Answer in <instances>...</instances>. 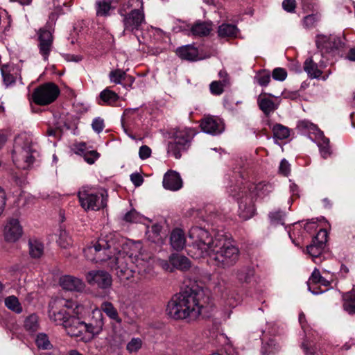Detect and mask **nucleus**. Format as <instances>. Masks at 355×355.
<instances>
[{"label": "nucleus", "mask_w": 355, "mask_h": 355, "mask_svg": "<svg viewBox=\"0 0 355 355\" xmlns=\"http://www.w3.org/2000/svg\"><path fill=\"white\" fill-rule=\"evenodd\" d=\"M84 253L87 259L96 263L108 261V266L122 281L133 277L132 256L119 250L112 235L99 238L94 245L85 248Z\"/></svg>", "instance_id": "1"}, {"label": "nucleus", "mask_w": 355, "mask_h": 355, "mask_svg": "<svg viewBox=\"0 0 355 355\" xmlns=\"http://www.w3.org/2000/svg\"><path fill=\"white\" fill-rule=\"evenodd\" d=\"M209 296L198 286L187 287L168 302L166 313L175 320L196 318L208 303Z\"/></svg>", "instance_id": "2"}, {"label": "nucleus", "mask_w": 355, "mask_h": 355, "mask_svg": "<svg viewBox=\"0 0 355 355\" xmlns=\"http://www.w3.org/2000/svg\"><path fill=\"white\" fill-rule=\"evenodd\" d=\"M272 191L269 183L249 184L247 187L231 186L228 190L230 196L235 198L239 204V216L243 220L252 218L255 213L254 202L257 198H264Z\"/></svg>", "instance_id": "3"}, {"label": "nucleus", "mask_w": 355, "mask_h": 355, "mask_svg": "<svg viewBox=\"0 0 355 355\" xmlns=\"http://www.w3.org/2000/svg\"><path fill=\"white\" fill-rule=\"evenodd\" d=\"M33 139L31 135L22 132L15 139L12 151V161L20 169H28L35 162V149L33 148Z\"/></svg>", "instance_id": "4"}, {"label": "nucleus", "mask_w": 355, "mask_h": 355, "mask_svg": "<svg viewBox=\"0 0 355 355\" xmlns=\"http://www.w3.org/2000/svg\"><path fill=\"white\" fill-rule=\"evenodd\" d=\"M239 254V248L223 235L216 243L215 248L209 257L215 261L218 267L227 268L236 263Z\"/></svg>", "instance_id": "5"}, {"label": "nucleus", "mask_w": 355, "mask_h": 355, "mask_svg": "<svg viewBox=\"0 0 355 355\" xmlns=\"http://www.w3.org/2000/svg\"><path fill=\"white\" fill-rule=\"evenodd\" d=\"M197 131L191 128H182L174 130L167 144V154L176 159H180L183 153L188 151Z\"/></svg>", "instance_id": "6"}, {"label": "nucleus", "mask_w": 355, "mask_h": 355, "mask_svg": "<svg viewBox=\"0 0 355 355\" xmlns=\"http://www.w3.org/2000/svg\"><path fill=\"white\" fill-rule=\"evenodd\" d=\"M223 236L222 234H218L213 237L210 233L205 229L200 227H193L189 232V237L193 241L192 247L197 252L193 255L196 258L205 256H209L212 250L215 248V244L218 239Z\"/></svg>", "instance_id": "7"}, {"label": "nucleus", "mask_w": 355, "mask_h": 355, "mask_svg": "<svg viewBox=\"0 0 355 355\" xmlns=\"http://www.w3.org/2000/svg\"><path fill=\"white\" fill-rule=\"evenodd\" d=\"M60 89L53 83H46L37 87L31 94L32 101L38 105H48L54 102L60 94Z\"/></svg>", "instance_id": "8"}, {"label": "nucleus", "mask_w": 355, "mask_h": 355, "mask_svg": "<svg viewBox=\"0 0 355 355\" xmlns=\"http://www.w3.org/2000/svg\"><path fill=\"white\" fill-rule=\"evenodd\" d=\"M315 44L322 54L329 53L335 55L345 48V39L344 37L333 35H319L316 37Z\"/></svg>", "instance_id": "9"}, {"label": "nucleus", "mask_w": 355, "mask_h": 355, "mask_svg": "<svg viewBox=\"0 0 355 355\" xmlns=\"http://www.w3.org/2000/svg\"><path fill=\"white\" fill-rule=\"evenodd\" d=\"M121 22L123 26V34L126 33H135L141 29L143 24H145V15L142 4L139 9L131 10L128 14L123 15Z\"/></svg>", "instance_id": "10"}, {"label": "nucleus", "mask_w": 355, "mask_h": 355, "mask_svg": "<svg viewBox=\"0 0 355 355\" xmlns=\"http://www.w3.org/2000/svg\"><path fill=\"white\" fill-rule=\"evenodd\" d=\"M53 31L49 25L39 28L37 31V47L43 60L47 61L53 48Z\"/></svg>", "instance_id": "11"}, {"label": "nucleus", "mask_w": 355, "mask_h": 355, "mask_svg": "<svg viewBox=\"0 0 355 355\" xmlns=\"http://www.w3.org/2000/svg\"><path fill=\"white\" fill-rule=\"evenodd\" d=\"M78 198L81 206L85 209L97 211L107 206V194L106 191L96 193L80 192Z\"/></svg>", "instance_id": "12"}, {"label": "nucleus", "mask_w": 355, "mask_h": 355, "mask_svg": "<svg viewBox=\"0 0 355 355\" xmlns=\"http://www.w3.org/2000/svg\"><path fill=\"white\" fill-rule=\"evenodd\" d=\"M203 132L211 135L221 134L225 130L223 121L216 116H205L200 121V125Z\"/></svg>", "instance_id": "13"}, {"label": "nucleus", "mask_w": 355, "mask_h": 355, "mask_svg": "<svg viewBox=\"0 0 355 355\" xmlns=\"http://www.w3.org/2000/svg\"><path fill=\"white\" fill-rule=\"evenodd\" d=\"M90 285H97L101 288H107L112 286V278L110 273L104 270H92L86 275Z\"/></svg>", "instance_id": "14"}, {"label": "nucleus", "mask_w": 355, "mask_h": 355, "mask_svg": "<svg viewBox=\"0 0 355 355\" xmlns=\"http://www.w3.org/2000/svg\"><path fill=\"white\" fill-rule=\"evenodd\" d=\"M22 227L17 219L10 218L4 227V236L6 241L15 242L22 235Z\"/></svg>", "instance_id": "15"}, {"label": "nucleus", "mask_w": 355, "mask_h": 355, "mask_svg": "<svg viewBox=\"0 0 355 355\" xmlns=\"http://www.w3.org/2000/svg\"><path fill=\"white\" fill-rule=\"evenodd\" d=\"M67 334L71 337L80 336L84 332L85 322L79 318L71 315L63 327Z\"/></svg>", "instance_id": "16"}, {"label": "nucleus", "mask_w": 355, "mask_h": 355, "mask_svg": "<svg viewBox=\"0 0 355 355\" xmlns=\"http://www.w3.org/2000/svg\"><path fill=\"white\" fill-rule=\"evenodd\" d=\"M60 284L63 289L69 291L82 292L85 288V284L82 279L71 275L60 277Z\"/></svg>", "instance_id": "17"}, {"label": "nucleus", "mask_w": 355, "mask_h": 355, "mask_svg": "<svg viewBox=\"0 0 355 355\" xmlns=\"http://www.w3.org/2000/svg\"><path fill=\"white\" fill-rule=\"evenodd\" d=\"M162 184L166 189L171 191H178L182 187L180 175L175 171H168L164 174Z\"/></svg>", "instance_id": "18"}, {"label": "nucleus", "mask_w": 355, "mask_h": 355, "mask_svg": "<svg viewBox=\"0 0 355 355\" xmlns=\"http://www.w3.org/2000/svg\"><path fill=\"white\" fill-rule=\"evenodd\" d=\"M234 275L239 284L242 285L249 284L254 277L255 270L253 267L244 266L235 269Z\"/></svg>", "instance_id": "19"}, {"label": "nucleus", "mask_w": 355, "mask_h": 355, "mask_svg": "<svg viewBox=\"0 0 355 355\" xmlns=\"http://www.w3.org/2000/svg\"><path fill=\"white\" fill-rule=\"evenodd\" d=\"M309 225L315 226V223L313 222H307L304 228L299 225L295 226L292 231H288L289 237L295 245L299 246L300 245V242L304 239L305 232L309 231ZM313 227H314L312 228Z\"/></svg>", "instance_id": "20"}, {"label": "nucleus", "mask_w": 355, "mask_h": 355, "mask_svg": "<svg viewBox=\"0 0 355 355\" xmlns=\"http://www.w3.org/2000/svg\"><path fill=\"white\" fill-rule=\"evenodd\" d=\"M176 54L182 60L195 61L198 57V50L194 46L188 44L178 48Z\"/></svg>", "instance_id": "21"}, {"label": "nucleus", "mask_w": 355, "mask_h": 355, "mask_svg": "<svg viewBox=\"0 0 355 355\" xmlns=\"http://www.w3.org/2000/svg\"><path fill=\"white\" fill-rule=\"evenodd\" d=\"M170 242L174 250H180L183 249L186 243L183 230L178 228L173 230L171 234Z\"/></svg>", "instance_id": "22"}, {"label": "nucleus", "mask_w": 355, "mask_h": 355, "mask_svg": "<svg viewBox=\"0 0 355 355\" xmlns=\"http://www.w3.org/2000/svg\"><path fill=\"white\" fill-rule=\"evenodd\" d=\"M213 24L210 21H196L191 28L193 35L203 37L208 35L212 30Z\"/></svg>", "instance_id": "23"}, {"label": "nucleus", "mask_w": 355, "mask_h": 355, "mask_svg": "<svg viewBox=\"0 0 355 355\" xmlns=\"http://www.w3.org/2000/svg\"><path fill=\"white\" fill-rule=\"evenodd\" d=\"M303 68L310 78H319L322 73L312 57L308 58L304 61Z\"/></svg>", "instance_id": "24"}, {"label": "nucleus", "mask_w": 355, "mask_h": 355, "mask_svg": "<svg viewBox=\"0 0 355 355\" xmlns=\"http://www.w3.org/2000/svg\"><path fill=\"white\" fill-rule=\"evenodd\" d=\"M71 316V313L64 309H61L58 311L49 310V318L51 320L53 321L56 324L63 327L65 324V322H67Z\"/></svg>", "instance_id": "25"}, {"label": "nucleus", "mask_w": 355, "mask_h": 355, "mask_svg": "<svg viewBox=\"0 0 355 355\" xmlns=\"http://www.w3.org/2000/svg\"><path fill=\"white\" fill-rule=\"evenodd\" d=\"M112 0H96L95 8L98 17H107L110 15V11L114 7L112 6Z\"/></svg>", "instance_id": "26"}, {"label": "nucleus", "mask_w": 355, "mask_h": 355, "mask_svg": "<svg viewBox=\"0 0 355 355\" xmlns=\"http://www.w3.org/2000/svg\"><path fill=\"white\" fill-rule=\"evenodd\" d=\"M333 281V278L330 277L329 279L326 277L321 275V272L318 268H315L311 273V277L309 279V288L311 291V284H320L324 286H329L331 282Z\"/></svg>", "instance_id": "27"}, {"label": "nucleus", "mask_w": 355, "mask_h": 355, "mask_svg": "<svg viewBox=\"0 0 355 355\" xmlns=\"http://www.w3.org/2000/svg\"><path fill=\"white\" fill-rule=\"evenodd\" d=\"M239 31L236 25L230 24H222L218 26V35L219 37H236Z\"/></svg>", "instance_id": "28"}, {"label": "nucleus", "mask_w": 355, "mask_h": 355, "mask_svg": "<svg viewBox=\"0 0 355 355\" xmlns=\"http://www.w3.org/2000/svg\"><path fill=\"white\" fill-rule=\"evenodd\" d=\"M258 105L260 110L267 116L277 109V106L273 101L266 97V94H261L259 96Z\"/></svg>", "instance_id": "29"}, {"label": "nucleus", "mask_w": 355, "mask_h": 355, "mask_svg": "<svg viewBox=\"0 0 355 355\" xmlns=\"http://www.w3.org/2000/svg\"><path fill=\"white\" fill-rule=\"evenodd\" d=\"M169 260L174 269L184 270L190 267L189 259L184 256L173 254L169 257Z\"/></svg>", "instance_id": "30"}, {"label": "nucleus", "mask_w": 355, "mask_h": 355, "mask_svg": "<svg viewBox=\"0 0 355 355\" xmlns=\"http://www.w3.org/2000/svg\"><path fill=\"white\" fill-rule=\"evenodd\" d=\"M343 298V309L349 314L355 313V291H352L345 293Z\"/></svg>", "instance_id": "31"}, {"label": "nucleus", "mask_w": 355, "mask_h": 355, "mask_svg": "<svg viewBox=\"0 0 355 355\" xmlns=\"http://www.w3.org/2000/svg\"><path fill=\"white\" fill-rule=\"evenodd\" d=\"M101 311H103L112 320L120 324L122 322L121 318L119 316L118 311L114 305L110 302H105L101 306Z\"/></svg>", "instance_id": "32"}, {"label": "nucleus", "mask_w": 355, "mask_h": 355, "mask_svg": "<svg viewBox=\"0 0 355 355\" xmlns=\"http://www.w3.org/2000/svg\"><path fill=\"white\" fill-rule=\"evenodd\" d=\"M230 85V79L223 78L221 80L212 81L209 85L210 92L213 95L219 96L224 92V88Z\"/></svg>", "instance_id": "33"}, {"label": "nucleus", "mask_w": 355, "mask_h": 355, "mask_svg": "<svg viewBox=\"0 0 355 355\" xmlns=\"http://www.w3.org/2000/svg\"><path fill=\"white\" fill-rule=\"evenodd\" d=\"M272 132L274 138L279 140L287 139L290 135L289 128L279 123L273 126Z\"/></svg>", "instance_id": "34"}, {"label": "nucleus", "mask_w": 355, "mask_h": 355, "mask_svg": "<svg viewBox=\"0 0 355 355\" xmlns=\"http://www.w3.org/2000/svg\"><path fill=\"white\" fill-rule=\"evenodd\" d=\"M325 246L320 245L312 241L311 243L306 247L307 253L312 257L313 261L318 263L317 259L322 254V251Z\"/></svg>", "instance_id": "35"}, {"label": "nucleus", "mask_w": 355, "mask_h": 355, "mask_svg": "<svg viewBox=\"0 0 355 355\" xmlns=\"http://www.w3.org/2000/svg\"><path fill=\"white\" fill-rule=\"evenodd\" d=\"M28 243L30 255L33 258H40L43 254V245L37 240H30Z\"/></svg>", "instance_id": "36"}, {"label": "nucleus", "mask_w": 355, "mask_h": 355, "mask_svg": "<svg viewBox=\"0 0 355 355\" xmlns=\"http://www.w3.org/2000/svg\"><path fill=\"white\" fill-rule=\"evenodd\" d=\"M301 347L303 349L305 355H322V352L320 351V347L313 342L309 340H304Z\"/></svg>", "instance_id": "37"}, {"label": "nucleus", "mask_w": 355, "mask_h": 355, "mask_svg": "<svg viewBox=\"0 0 355 355\" xmlns=\"http://www.w3.org/2000/svg\"><path fill=\"white\" fill-rule=\"evenodd\" d=\"M5 305L8 309L17 313H20L22 312L21 305L19 303L18 298L15 295L7 297L5 299Z\"/></svg>", "instance_id": "38"}, {"label": "nucleus", "mask_w": 355, "mask_h": 355, "mask_svg": "<svg viewBox=\"0 0 355 355\" xmlns=\"http://www.w3.org/2000/svg\"><path fill=\"white\" fill-rule=\"evenodd\" d=\"M100 98L105 103L111 105L116 102L119 96L116 92L106 88L100 93Z\"/></svg>", "instance_id": "39"}, {"label": "nucleus", "mask_w": 355, "mask_h": 355, "mask_svg": "<svg viewBox=\"0 0 355 355\" xmlns=\"http://www.w3.org/2000/svg\"><path fill=\"white\" fill-rule=\"evenodd\" d=\"M279 349V346L274 339H269L267 343H263L261 354L263 355L274 354Z\"/></svg>", "instance_id": "40"}, {"label": "nucleus", "mask_w": 355, "mask_h": 355, "mask_svg": "<svg viewBox=\"0 0 355 355\" xmlns=\"http://www.w3.org/2000/svg\"><path fill=\"white\" fill-rule=\"evenodd\" d=\"M135 4L139 5L142 3H140L139 0H125L119 9L120 16L122 17L124 14H128V12H130L131 10L137 9L135 8Z\"/></svg>", "instance_id": "41"}, {"label": "nucleus", "mask_w": 355, "mask_h": 355, "mask_svg": "<svg viewBox=\"0 0 355 355\" xmlns=\"http://www.w3.org/2000/svg\"><path fill=\"white\" fill-rule=\"evenodd\" d=\"M297 128L298 129L299 131L304 133H306L307 132H315L319 130L316 125L313 124L310 121L305 119L298 121Z\"/></svg>", "instance_id": "42"}, {"label": "nucleus", "mask_w": 355, "mask_h": 355, "mask_svg": "<svg viewBox=\"0 0 355 355\" xmlns=\"http://www.w3.org/2000/svg\"><path fill=\"white\" fill-rule=\"evenodd\" d=\"M123 220L128 223H142L146 218L133 209L124 215Z\"/></svg>", "instance_id": "43"}, {"label": "nucleus", "mask_w": 355, "mask_h": 355, "mask_svg": "<svg viewBox=\"0 0 355 355\" xmlns=\"http://www.w3.org/2000/svg\"><path fill=\"white\" fill-rule=\"evenodd\" d=\"M24 327L29 331H36L39 327L37 316L35 314H32L27 317L24 321Z\"/></svg>", "instance_id": "44"}, {"label": "nucleus", "mask_w": 355, "mask_h": 355, "mask_svg": "<svg viewBox=\"0 0 355 355\" xmlns=\"http://www.w3.org/2000/svg\"><path fill=\"white\" fill-rule=\"evenodd\" d=\"M110 80L115 84H122L125 80L126 73L121 69H115L111 71L109 74Z\"/></svg>", "instance_id": "45"}, {"label": "nucleus", "mask_w": 355, "mask_h": 355, "mask_svg": "<svg viewBox=\"0 0 355 355\" xmlns=\"http://www.w3.org/2000/svg\"><path fill=\"white\" fill-rule=\"evenodd\" d=\"M143 342L139 338H132L126 345V350L130 354L137 353L141 348Z\"/></svg>", "instance_id": "46"}, {"label": "nucleus", "mask_w": 355, "mask_h": 355, "mask_svg": "<svg viewBox=\"0 0 355 355\" xmlns=\"http://www.w3.org/2000/svg\"><path fill=\"white\" fill-rule=\"evenodd\" d=\"M320 17L318 14H311L305 16L303 19V26L306 29H311L316 26Z\"/></svg>", "instance_id": "47"}, {"label": "nucleus", "mask_w": 355, "mask_h": 355, "mask_svg": "<svg viewBox=\"0 0 355 355\" xmlns=\"http://www.w3.org/2000/svg\"><path fill=\"white\" fill-rule=\"evenodd\" d=\"M35 342L37 347L40 349H49L52 347L47 335L45 334H39Z\"/></svg>", "instance_id": "48"}, {"label": "nucleus", "mask_w": 355, "mask_h": 355, "mask_svg": "<svg viewBox=\"0 0 355 355\" xmlns=\"http://www.w3.org/2000/svg\"><path fill=\"white\" fill-rule=\"evenodd\" d=\"M284 217L285 213L282 211H275L269 214L270 223L274 225H284Z\"/></svg>", "instance_id": "49"}, {"label": "nucleus", "mask_w": 355, "mask_h": 355, "mask_svg": "<svg viewBox=\"0 0 355 355\" xmlns=\"http://www.w3.org/2000/svg\"><path fill=\"white\" fill-rule=\"evenodd\" d=\"M90 323H93L94 324H98L100 330H103V327L104 325L103 322V315L101 311V310L96 309L92 311V317L90 321Z\"/></svg>", "instance_id": "50"}, {"label": "nucleus", "mask_w": 355, "mask_h": 355, "mask_svg": "<svg viewBox=\"0 0 355 355\" xmlns=\"http://www.w3.org/2000/svg\"><path fill=\"white\" fill-rule=\"evenodd\" d=\"M59 245L63 248H66L72 243L71 238L64 230H61L59 239L58 240Z\"/></svg>", "instance_id": "51"}, {"label": "nucleus", "mask_w": 355, "mask_h": 355, "mask_svg": "<svg viewBox=\"0 0 355 355\" xmlns=\"http://www.w3.org/2000/svg\"><path fill=\"white\" fill-rule=\"evenodd\" d=\"M255 78L259 85L266 87L270 81V74L268 71L259 72Z\"/></svg>", "instance_id": "52"}, {"label": "nucleus", "mask_w": 355, "mask_h": 355, "mask_svg": "<svg viewBox=\"0 0 355 355\" xmlns=\"http://www.w3.org/2000/svg\"><path fill=\"white\" fill-rule=\"evenodd\" d=\"M328 233L326 230L321 229L318 232L317 235L312 239L315 243H319L325 246L327 241Z\"/></svg>", "instance_id": "53"}, {"label": "nucleus", "mask_w": 355, "mask_h": 355, "mask_svg": "<svg viewBox=\"0 0 355 355\" xmlns=\"http://www.w3.org/2000/svg\"><path fill=\"white\" fill-rule=\"evenodd\" d=\"M99 156L100 154L96 150H89L83 155L85 161L89 164H93Z\"/></svg>", "instance_id": "54"}, {"label": "nucleus", "mask_w": 355, "mask_h": 355, "mask_svg": "<svg viewBox=\"0 0 355 355\" xmlns=\"http://www.w3.org/2000/svg\"><path fill=\"white\" fill-rule=\"evenodd\" d=\"M272 76L275 80L283 81L287 76V72L284 69L277 67L272 71Z\"/></svg>", "instance_id": "55"}, {"label": "nucleus", "mask_w": 355, "mask_h": 355, "mask_svg": "<svg viewBox=\"0 0 355 355\" xmlns=\"http://www.w3.org/2000/svg\"><path fill=\"white\" fill-rule=\"evenodd\" d=\"M58 302L59 303L60 306H62V309H73V311H75V309H78V306L76 304V302H73L72 300L62 299L58 300Z\"/></svg>", "instance_id": "56"}, {"label": "nucleus", "mask_w": 355, "mask_h": 355, "mask_svg": "<svg viewBox=\"0 0 355 355\" xmlns=\"http://www.w3.org/2000/svg\"><path fill=\"white\" fill-rule=\"evenodd\" d=\"M92 127L96 132H101L105 127L103 120L100 117L95 118L92 121Z\"/></svg>", "instance_id": "57"}, {"label": "nucleus", "mask_w": 355, "mask_h": 355, "mask_svg": "<svg viewBox=\"0 0 355 355\" xmlns=\"http://www.w3.org/2000/svg\"><path fill=\"white\" fill-rule=\"evenodd\" d=\"M84 331L89 333L92 335V336L95 335L99 334L102 331L99 329V327L98 324H94L93 323H85V328Z\"/></svg>", "instance_id": "58"}, {"label": "nucleus", "mask_w": 355, "mask_h": 355, "mask_svg": "<svg viewBox=\"0 0 355 355\" xmlns=\"http://www.w3.org/2000/svg\"><path fill=\"white\" fill-rule=\"evenodd\" d=\"M1 74L3 76V82L6 86L11 85L15 83V76L12 74L6 72L3 68H1Z\"/></svg>", "instance_id": "59"}, {"label": "nucleus", "mask_w": 355, "mask_h": 355, "mask_svg": "<svg viewBox=\"0 0 355 355\" xmlns=\"http://www.w3.org/2000/svg\"><path fill=\"white\" fill-rule=\"evenodd\" d=\"M282 7L288 12H294L296 8V1L295 0H284Z\"/></svg>", "instance_id": "60"}, {"label": "nucleus", "mask_w": 355, "mask_h": 355, "mask_svg": "<svg viewBox=\"0 0 355 355\" xmlns=\"http://www.w3.org/2000/svg\"><path fill=\"white\" fill-rule=\"evenodd\" d=\"M290 164L285 159H283L279 165V173L284 176H287L290 173Z\"/></svg>", "instance_id": "61"}, {"label": "nucleus", "mask_w": 355, "mask_h": 355, "mask_svg": "<svg viewBox=\"0 0 355 355\" xmlns=\"http://www.w3.org/2000/svg\"><path fill=\"white\" fill-rule=\"evenodd\" d=\"M139 157L141 159H146L148 158L151 155V149L146 145L141 146L139 148Z\"/></svg>", "instance_id": "62"}, {"label": "nucleus", "mask_w": 355, "mask_h": 355, "mask_svg": "<svg viewBox=\"0 0 355 355\" xmlns=\"http://www.w3.org/2000/svg\"><path fill=\"white\" fill-rule=\"evenodd\" d=\"M130 180L135 187L141 186L144 182L143 177L138 173L131 174Z\"/></svg>", "instance_id": "63"}, {"label": "nucleus", "mask_w": 355, "mask_h": 355, "mask_svg": "<svg viewBox=\"0 0 355 355\" xmlns=\"http://www.w3.org/2000/svg\"><path fill=\"white\" fill-rule=\"evenodd\" d=\"M320 149V152L321 154V156L324 159H327L328 157H329L331 154V151L330 149L329 144L325 145V146H318Z\"/></svg>", "instance_id": "64"}]
</instances>
